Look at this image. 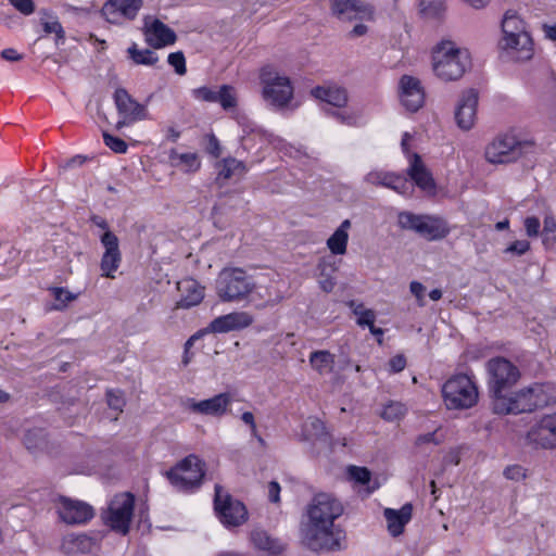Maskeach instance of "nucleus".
Listing matches in <instances>:
<instances>
[{"mask_svg": "<svg viewBox=\"0 0 556 556\" xmlns=\"http://www.w3.org/2000/svg\"><path fill=\"white\" fill-rule=\"evenodd\" d=\"M344 511L342 503L332 494L320 492L306 507V522L301 532L304 544L316 553L340 552L344 548L345 534L333 530L334 521Z\"/></svg>", "mask_w": 556, "mask_h": 556, "instance_id": "f257e3e1", "label": "nucleus"}, {"mask_svg": "<svg viewBox=\"0 0 556 556\" xmlns=\"http://www.w3.org/2000/svg\"><path fill=\"white\" fill-rule=\"evenodd\" d=\"M433 71L444 81L457 80L470 67L467 50L459 49L450 40H442L432 52Z\"/></svg>", "mask_w": 556, "mask_h": 556, "instance_id": "f03ea898", "label": "nucleus"}, {"mask_svg": "<svg viewBox=\"0 0 556 556\" xmlns=\"http://www.w3.org/2000/svg\"><path fill=\"white\" fill-rule=\"evenodd\" d=\"M485 371L492 406L508 394L521 377L519 368L504 356L490 358L485 364Z\"/></svg>", "mask_w": 556, "mask_h": 556, "instance_id": "7ed1b4c3", "label": "nucleus"}, {"mask_svg": "<svg viewBox=\"0 0 556 556\" xmlns=\"http://www.w3.org/2000/svg\"><path fill=\"white\" fill-rule=\"evenodd\" d=\"M503 39L500 45L504 50H514L518 59L529 60L533 55V40L527 30L526 22L511 10L506 11L502 20Z\"/></svg>", "mask_w": 556, "mask_h": 556, "instance_id": "20e7f679", "label": "nucleus"}, {"mask_svg": "<svg viewBox=\"0 0 556 556\" xmlns=\"http://www.w3.org/2000/svg\"><path fill=\"white\" fill-rule=\"evenodd\" d=\"M397 225L402 230L414 231L427 241L442 240L451 232L445 218L438 215L415 214L409 211L399 212Z\"/></svg>", "mask_w": 556, "mask_h": 556, "instance_id": "39448f33", "label": "nucleus"}, {"mask_svg": "<svg viewBox=\"0 0 556 556\" xmlns=\"http://www.w3.org/2000/svg\"><path fill=\"white\" fill-rule=\"evenodd\" d=\"M205 472V462L190 454L167 470L165 476L178 492L193 493L202 485Z\"/></svg>", "mask_w": 556, "mask_h": 556, "instance_id": "423d86ee", "label": "nucleus"}, {"mask_svg": "<svg viewBox=\"0 0 556 556\" xmlns=\"http://www.w3.org/2000/svg\"><path fill=\"white\" fill-rule=\"evenodd\" d=\"M442 395L447 409H467L477 404L479 392L468 375L457 374L445 381Z\"/></svg>", "mask_w": 556, "mask_h": 556, "instance_id": "0eeeda50", "label": "nucleus"}, {"mask_svg": "<svg viewBox=\"0 0 556 556\" xmlns=\"http://www.w3.org/2000/svg\"><path fill=\"white\" fill-rule=\"evenodd\" d=\"M255 288L254 280L242 268H224L216 280V292L223 302L245 299Z\"/></svg>", "mask_w": 556, "mask_h": 556, "instance_id": "6e6552de", "label": "nucleus"}, {"mask_svg": "<svg viewBox=\"0 0 556 556\" xmlns=\"http://www.w3.org/2000/svg\"><path fill=\"white\" fill-rule=\"evenodd\" d=\"M260 81L263 86L262 94L264 100L276 109L288 106L293 99V86L290 78L280 75L271 65L262 67Z\"/></svg>", "mask_w": 556, "mask_h": 556, "instance_id": "1a4fd4ad", "label": "nucleus"}, {"mask_svg": "<svg viewBox=\"0 0 556 556\" xmlns=\"http://www.w3.org/2000/svg\"><path fill=\"white\" fill-rule=\"evenodd\" d=\"M136 497L131 492L114 495L108 508L101 513V518L112 531L126 535L129 533L134 516Z\"/></svg>", "mask_w": 556, "mask_h": 556, "instance_id": "9d476101", "label": "nucleus"}, {"mask_svg": "<svg viewBox=\"0 0 556 556\" xmlns=\"http://www.w3.org/2000/svg\"><path fill=\"white\" fill-rule=\"evenodd\" d=\"M533 143L519 140L516 136L505 134L496 137L485 148V159L492 164H507L516 162L531 148Z\"/></svg>", "mask_w": 556, "mask_h": 556, "instance_id": "9b49d317", "label": "nucleus"}, {"mask_svg": "<svg viewBox=\"0 0 556 556\" xmlns=\"http://www.w3.org/2000/svg\"><path fill=\"white\" fill-rule=\"evenodd\" d=\"M213 504L217 518L226 528L240 527L248 520L247 506L228 492H224L220 484H215Z\"/></svg>", "mask_w": 556, "mask_h": 556, "instance_id": "f8f14e48", "label": "nucleus"}, {"mask_svg": "<svg viewBox=\"0 0 556 556\" xmlns=\"http://www.w3.org/2000/svg\"><path fill=\"white\" fill-rule=\"evenodd\" d=\"M142 4V0H105L98 12L108 23L123 26L137 17Z\"/></svg>", "mask_w": 556, "mask_h": 556, "instance_id": "ddd939ff", "label": "nucleus"}, {"mask_svg": "<svg viewBox=\"0 0 556 556\" xmlns=\"http://www.w3.org/2000/svg\"><path fill=\"white\" fill-rule=\"evenodd\" d=\"M58 515L66 525H85L96 515L94 508L87 502L59 496Z\"/></svg>", "mask_w": 556, "mask_h": 556, "instance_id": "4468645a", "label": "nucleus"}, {"mask_svg": "<svg viewBox=\"0 0 556 556\" xmlns=\"http://www.w3.org/2000/svg\"><path fill=\"white\" fill-rule=\"evenodd\" d=\"M147 45L153 49L172 46L177 40L176 33L161 20L147 15L141 28Z\"/></svg>", "mask_w": 556, "mask_h": 556, "instance_id": "2eb2a0df", "label": "nucleus"}, {"mask_svg": "<svg viewBox=\"0 0 556 556\" xmlns=\"http://www.w3.org/2000/svg\"><path fill=\"white\" fill-rule=\"evenodd\" d=\"M526 439L535 447L556 448V413L543 416L528 430Z\"/></svg>", "mask_w": 556, "mask_h": 556, "instance_id": "dca6fc26", "label": "nucleus"}, {"mask_svg": "<svg viewBox=\"0 0 556 556\" xmlns=\"http://www.w3.org/2000/svg\"><path fill=\"white\" fill-rule=\"evenodd\" d=\"M103 534L92 533H71L63 538L61 548L68 556L78 554H93L99 549Z\"/></svg>", "mask_w": 556, "mask_h": 556, "instance_id": "f3484780", "label": "nucleus"}, {"mask_svg": "<svg viewBox=\"0 0 556 556\" xmlns=\"http://www.w3.org/2000/svg\"><path fill=\"white\" fill-rule=\"evenodd\" d=\"M532 402L529 388L527 387L517 392L509 391L503 399L495 402V405L492 406V412L497 415L531 413L534 410Z\"/></svg>", "mask_w": 556, "mask_h": 556, "instance_id": "a211bd4d", "label": "nucleus"}, {"mask_svg": "<svg viewBox=\"0 0 556 556\" xmlns=\"http://www.w3.org/2000/svg\"><path fill=\"white\" fill-rule=\"evenodd\" d=\"M400 97L405 109L412 113L419 111L425 104V90L421 81L410 75L400 78Z\"/></svg>", "mask_w": 556, "mask_h": 556, "instance_id": "6ab92c4d", "label": "nucleus"}, {"mask_svg": "<svg viewBox=\"0 0 556 556\" xmlns=\"http://www.w3.org/2000/svg\"><path fill=\"white\" fill-rule=\"evenodd\" d=\"M231 402L232 397L230 393L223 392L202 401H195L194 399L189 397L186 401V405L192 413L204 416L222 417L226 414Z\"/></svg>", "mask_w": 556, "mask_h": 556, "instance_id": "aec40b11", "label": "nucleus"}, {"mask_svg": "<svg viewBox=\"0 0 556 556\" xmlns=\"http://www.w3.org/2000/svg\"><path fill=\"white\" fill-rule=\"evenodd\" d=\"M100 242L105 249L100 263L102 276L114 278L113 273L118 269L122 262L118 238L114 232L105 231L100 236Z\"/></svg>", "mask_w": 556, "mask_h": 556, "instance_id": "412c9836", "label": "nucleus"}, {"mask_svg": "<svg viewBox=\"0 0 556 556\" xmlns=\"http://www.w3.org/2000/svg\"><path fill=\"white\" fill-rule=\"evenodd\" d=\"M479 93L470 88L464 91L455 109V122L463 130H470L476 121Z\"/></svg>", "mask_w": 556, "mask_h": 556, "instance_id": "4be33fe9", "label": "nucleus"}, {"mask_svg": "<svg viewBox=\"0 0 556 556\" xmlns=\"http://www.w3.org/2000/svg\"><path fill=\"white\" fill-rule=\"evenodd\" d=\"M113 101L119 116L128 117L130 121H144L149 116L147 106L139 103L123 87L115 89L113 93Z\"/></svg>", "mask_w": 556, "mask_h": 556, "instance_id": "5701e85b", "label": "nucleus"}, {"mask_svg": "<svg viewBox=\"0 0 556 556\" xmlns=\"http://www.w3.org/2000/svg\"><path fill=\"white\" fill-rule=\"evenodd\" d=\"M365 181L374 186H382L392 189L402 195H407L413 190V184L406 177L392 172H369L365 176Z\"/></svg>", "mask_w": 556, "mask_h": 556, "instance_id": "b1692460", "label": "nucleus"}, {"mask_svg": "<svg viewBox=\"0 0 556 556\" xmlns=\"http://www.w3.org/2000/svg\"><path fill=\"white\" fill-rule=\"evenodd\" d=\"M253 323V317L247 312H232L214 318L206 328L208 333H227L241 330Z\"/></svg>", "mask_w": 556, "mask_h": 556, "instance_id": "393cba45", "label": "nucleus"}, {"mask_svg": "<svg viewBox=\"0 0 556 556\" xmlns=\"http://www.w3.org/2000/svg\"><path fill=\"white\" fill-rule=\"evenodd\" d=\"M253 323V317L247 312H232L214 318L206 328L208 333H227L241 330Z\"/></svg>", "mask_w": 556, "mask_h": 556, "instance_id": "a878e982", "label": "nucleus"}, {"mask_svg": "<svg viewBox=\"0 0 556 556\" xmlns=\"http://www.w3.org/2000/svg\"><path fill=\"white\" fill-rule=\"evenodd\" d=\"M407 175L412 181L422 191L433 192L435 190V182L431 173L425 166L421 156L418 153H413L407 168Z\"/></svg>", "mask_w": 556, "mask_h": 556, "instance_id": "bb28decb", "label": "nucleus"}, {"mask_svg": "<svg viewBox=\"0 0 556 556\" xmlns=\"http://www.w3.org/2000/svg\"><path fill=\"white\" fill-rule=\"evenodd\" d=\"M250 540L253 546L263 552H267L269 556H279L286 551V543L273 535L264 529H254L250 533Z\"/></svg>", "mask_w": 556, "mask_h": 556, "instance_id": "cd10ccee", "label": "nucleus"}, {"mask_svg": "<svg viewBox=\"0 0 556 556\" xmlns=\"http://www.w3.org/2000/svg\"><path fill=\"white\" fill-rule=\"evenodd\" d=\"M331 12L341 20L363 18L366 14H372L368 5L357 0H331Z\"/></svg>", "mask_w": 556, "mask_h": 556, "instance_id": "c85d7f7f", "label": "nucleus"}, {"mask_svg": "<svg viewBox=\"0 0 556 556\" xmlns=\"http://www.w3.org/2000/svg\"><path fill=\"white\" fill-rule=\"evenodd\" d=\"M311 93L315 99L337 109L344 108L349 101L348 90L337 85L316 86L311 90Z\"/></svg>", "mask_w": 556, "mask_h": 556, "instance_id": "c756f323", "label": "nucleus"}, {"mask_svg": "<svg viewBox=\"0 0 556 556\" xmlns=\"http://www.w3.org/2000/svg\"><path fill=\"white\" fill-rule=\"evenodd\" d=\"M413 515V505L405 503L400 509L386 508L383 516L388 523V530L392 536H397L404 532L405 526L410 521Z\"/></svg>", "mask_w": 556, "mask_h": 556, "instance_id": "7c9ffc66", "label": "nucleus"}, {"mask_svg": "<svg viewBox=\"0 0 556 556\" xmlns=\"http://www.w3.org/2000/svg\"><path fill=\"white\" fill-rule=\"evenodd\" d=\"M528 388L533 401L532 407L534 410L556 403V386L554 383H533Z\"/></svg>", "mask_w": 556, "mask_h": 556, "instance_id": "2f4dec72", "label": "nucleus"}, {"mask_svg": "<svg viewBox=\"0 0 556 556\" xmlns=\"http://www.w3.org/2000/svg\"><path fill=\"white\" fill-rule=\"evenodd\" d=\"M168 159L172 166L187 174L197 173L201 168V160L195 152L178 153L176 149H172L168 152Z\"/></svg>", "mask_w": 556, "mask_h": 556, "instance_id": "473e14b6", "label": "nucleus"}, {"mask_svg": "<svg viewBox=\"0 0 556 556\" xmlns=\"http://www.w3.org/2000/svg\"><path fill=\"white\" fill-rule=\"evenodd\" d=\"M182 296L177 302L178 308H190L202 302L204 299V287L197 280L190 279L184 282Z\"/></svg>", "mask_w": 556, "mask_h": 556, "instance_id": "72a5a7b5", "label": "nucleus"}, {"mask_svg": "<svg viewBox=\"0 0 556 556\" xmlns=\"http://www.w3.org/2000/svg\"><path fill=\"white\" fill-rule=\"evenodd\" d=\"M309 364L319 375L330 374L334 368L336 356L327 350L313 351L309 354Z\"/></svg>", "mask_w": 556, "mask_h": 556, "instance_id": "f704fd0d", "label": "nucleus"}, {"mask_svg": "<svg viewBox=\"0 0 556 556\" xmlns=\"http://www.w3.org/2000/svg\"><path fill=\"white\" fill-rule=\"evenodd\" d=\"M127 53L129 59L137 65L152 66L159 61V56L155 52L150 49L140 50L136 42H132L128 47Z\"/></svg>", "mask_w": 556, "mask_h": 556, "instance_id": "c9c22d12", "label": "nucleus"}, {"mask_svg": "<svg viewBox=\"0 0 556 556\" xmlns=\"http://www.w3.org/2000/svg\"><path fill=\"white\" fill-rule=\"evenodd\" d=\"M217 169V180H227L232 177L236 170L240 169L241 172L245 170V165L243 162L238 161L235 157L228 156L218 161L215 165Z\"/></svg>", "mask_w": 556, "mask_h": 556, "instance_id": "e433bc0d", "label": "nucleus"}, {"mask_svg": "<svg viewBox=\"0 0 556 556\" xmlns=\"http://www.w3.org/2000/svg\"><path fill=\"white\" fill-rule=\"evenodd\" d=\"M420 13L427 18H441L445 12L444 0H420Z\"/></svg>", "mask_w": 556, "mask_h": 556, "instance_id": "4c0bfd02", "label": "nucleus"}, {"mask_svg": "<svg viewBox=\"0 0 556 556\" xmlns=\"http://www.w3.org/2000/svg\"><path fill=\"white\" fill-rule=\"evenodd\" d=\"M349 233L334 231L327 240V247L334 255H343L346 252Z\"/></svg>", "mask_w": 556, "mask_h": 556, "instance_id": "58836bf2", "label": "nucleus"}, {"mask_svg": "<svg viewBox=\"0 0 556 556\" xmlns=\"http://www.w3.org/2000/svg\"><path fill=\"white\" fill-rule=\"evenodd\" d=\"M406 413V407L400 402H390L384 405L381 417L387 421H395L401 419Z\"/></svg>", "mask_w": 556, "mask_h": 556, "instance_id": "ea45409f", "label": "nucleus"}, {"mask_svg": "<svg viewBox=\"0 0 556 556\" xmlns=\"http://www.w3.org/2000/svg\"><path fill=\"white\" fill-rule=\"evenodd\" d=\"M350 478L359 485H368L371 481V471L367 467L350 466L348 468Z\"/></svg>", "mask_w": 556, "mask_h": 556, "instance_id": "a19ab883", "label": "nucleus"}, {"mask_svg": "<svg viewBox=\"0 0 556 556\" xmlns=\"http://www.w3.org/2000/svg\"><path fill=\"white\" fill-rule=\"evenodd\" d=\"M231 91L232 87L223 85L216 92V102H218L224 110H230L237 105V100Z\"/></svg>", "mask_w": 556, "mask_h": 556, "instance_id": "79ce46f5", "label": "nucleus"}, {"mask_svg": "<svg viewBox=\"0 0 556 556\" xmlns=\"http://www.w3.org/2000/svg\"><path fill=\"white\" fill-rule=\"evenodd\" d=\"M204 151L214 159H218L222 154V147L218 138L213 134H206L202 141Z\"/></svg>", "mask_w": 556, "mask_h": 556, "instance_id": "37998d69", "label": "nucleus"}, {"mask_svg": "<svg viewBox=\"0 0 556 556\" xmlns=\"http://www.w3.org/2000/svg\"><path fill=\"white\" fill-rule=\"evenodd\" d=\"M105 396L106 403L111 409L123 412V407L126 404L123 391L109 389L106 390Z\"/></svg>", "mask_w": 556, "mask_h": 556, "instance_id": "c03bdc74", "label": "nucleus"}, {"mask_svg": "<svg viewBox=\"0 0 556 556\" xmlns=\"http://www.w3.org/2000/svg\"><path fill=\"white\" fill-rule=\"evenodd\" d=\"M53 298L61 302V304L56 305V309H63L67 303L77 299V294L72 293L63 287H53L50 289Z\"/></svg>", "mask_w": 556, "mask_h": 556, "instance_id": "a18cd8bd", "label": "nucleus"}, {"mask_svg": "<svg viewBox=\"0 0 556 556\" xmlns=\"http://www.w3.org/2000/svg\"><path fill=\"white\" fill-rule=\"evenodd\" d=\"M103 141L108 148H110L115 153H126L128 146L127 143L119 137H115L108 131H103Z\"/></svg>", "mask_w": 556, "mask_h": 556, "instance_id": "49530a36", "label": "nucleus"}, {"mask_svg": "<svg viewBox=\"0 0 556 556\" xmlns=\"http://www.w3.org/2000/svg\"><path fill=\"white\" fill-rule=\"evenodd\" d=\"M167 62L174 67L177 75H185L187 73L186 58L182 51L172 52L167 56Z\"/></svg>", "mask_w": 556, "mask_h": 556, "instance_id": "de8ad7c7", "label": "nucleus"}, {"mask_svg": "<svg viewBox=\"0 0 556 556\" xmlns=\"http://www.w3.org/2000/svg\"><path fill=\"white\" fill-rule=\"evenodd\" d=\"M324 112L327 116L333 117L338 122L344 125L352 126L356 123V116L352 113H348L345 111L336 110L332 108L324 109Z\"/></svg>", "mask_w": 556, "mask_h": 556, "instance_id": "09e8293b", "label": "nucleus"}, {"mask_svg": "<svg viewBox=\"0 0 556 556\" xmlns=\"http://www.w3.org/2000/svg\"><path fill=\"white\" fill-rule=\"evenodd\" d=\"M327 266H330V264H327L326 260H321L318 264V268L320 269V275L325 278L319 280V287L323 291L329 293L332 292L336 287V280L330 277L329 275H326Z\"/></svg>", "mask_w": 556, "mask_h": 556, "instance_id": "8fccbe9b", "label": "nucleus"}, {"mask_svg": "<svg viewBox=\"0 0 556 556\" xmlns=\"http://www.w3.org/2000/svg\"><path fill=\"white\" fill-rule=\"evenodd\" d=\"M43 31L46 34H55V43L64 42L65 40V31L61 23L55 20L53 22H42Z\"/></svg>", "mask_w": 556, "mask_h": 556, "instance_id": "3c124183", "label": "nucleus"}, {"mask_svg": "<svg viewBox=\"0 0 556 556\" xmlns=\"http://www.w3.org/2000/svg\"><path fill=\"white\" fill-rule=\"evenodd\" d=\"M530 248L531 244L528 240H516L506 247L504 253L522 256L530 250Z\"/></svg>", "mask_w": 556, "mask_h": 556, "instance_id": "603ef678", "label": "nucleus"}, {"mask_svg": "<svg viewBox=\"0 0 556 556\" xmlns=\"http://www.w3.org/2000/svg\"><path fill=\"white\" fill-rule=\"evenodd\" d=\"M503 475L506 479L513 481H521L527 478V470L518 464L507 466Z\"/></svg>", "mask_w": 556, "mask_h": 556, "instance_id": "864d4df0", "label": "nucleus"}, {"mask_svg": "<svg viewBox=\"0 0 556 556\" xmlns=\"http://www.w3.org/2000/svg\"><path fill=\"white\" fill-rule=\"evenodd\" d=\"M216 90H213L210 87L203 86L199 87L197 89L192 90L193 97L198 100L204 101V102H216Z\"/></svg>", "mask_w": 556, "mask_h": 556, "instance_id": "5fc2aeb1", "label": "nucleus"}, {"mask_svg": "<svg viewBox=\"0 0 556 556\" xmlns=\"http://www.w3.org/2000/svg\"><path fill=\"white\" fill-rule=\"evenodd\" d=\"M525 230L528 237H538L540 233L541 223L536 216H528L523 220Z\"/></svg>", "mask_w": 556, "mask_h": 556, "instance_id": "6e6d98bb", "label": "nucleus"}, {"mask_svg": "<svg viewBox=\"0 0 556 556\" xmlns=\"http://www.w3.org/2000/svg\"><path fill=\"white\" fill-rule=\"evenodd\" d=\"M406 357L403 354H396L392 356L388 362L389 372L397 374L405 369L406 367Z\"/></svg>", "mask_w": 556, "mask_h": 556, "instance_id": "4d7b16f0", "label": "nucleus"}, {"mask_svg": "<svg viewBox=\"0 0 556 556\" xmlns=\"http://www.w3.org/2000/svg\"><path fill=\"white\" fill-rule=\"evenodd\" d=\"M18 12L24 15H30L35 11V3L33 0H8Z\"/></svg>", "mask_w": 556, "mask_h": 556, "instance_id": "13d9d810", "label": "nucleus"}, {"mask_svg": "<svg viewBox=\"0 0 556 556\" xmlns=\"http://www.w3.org/2000/svg\"><path fill=\"white\" fill-rule=\"evenodd\" d=\"M280 484L273 480L268 483V500L270 503L278 504L280 503Z\"/></svg>", "mask_w": 556, "mask_h": 556, "instance_id": "bf43d9fd", "label": "nucleus"}, {"mask_svg": "<svg viewBox=\"0 0 556 556\" xmlns=\"http://www.w3.org/2000/svg\"><path fill=\"white\" fill-rule=\"evenodd\" d=\"M543 232L552 235V242L556 241V219L552 215H546L543 222Z\"/></svg>", "mask_w": 556, "mask_h": 556, "instance_id": "052dcab7", "label": "nucleus"}, {"mask_svg": "<svg viewBox=\"0 0 556 556\" xmlns=\"http://www.w3.org/2000/svg\"><path fill=\"white\" fill-rule=\"evenodd\" d=\"M376 320V315L372 309H366V312H362V314L357 317V325L361 327H369Z\"/></svg>", "mask_w": 556, "mask_h": 556, "instance_id": "680f3d73", "label": "nucleus"}, {"mask_svg": "<svg viewBox=\"0 0 556 556\" xmlns=\"http://www.w3.org/2000/svg\"><path fill=\"white\" fill-rule=\"evenodd\" d=\"M0 55L3 60L9 62H18L24 59V55L22 53H18L17 50L14 48L3 49Z\"/></svg>", "mask_w": 556, "mask_h": 556, "instance_id": "e2e57ef3", "label": "nucleus"}, {"mask_svg": "<svg viewBox=\"0 0 556 556\" xmlns=\"http://www.w3.org/2000/svg\"><path fill=\"white\" fill-rule=\"evenodd\" d=\"M208 334L206 328H202L198 330L195 333H193L186 342H185V354L187 355L189 353L190 348L194 344V342L204 336Z\"/></svg>", "mask_w": 556, "mask_h": 556, "instance_id": "0e129e2a", "label": "nucleus"}, {"mask_svg": "<svg viewBox=\"0 0 556 556\" xmlns=\"http://www.w3.org/2000/svg\"><path fill=\"white\" fill-rule=\"evenodd\" d=\"M416 445H422L428 443H433L435 445L440 444V441L435 438V431L428 432L425 434H420L416 438Z\"/></svg>", "mask_w": 556, "mask_h": 556, "instance_id": "69168bd1", "label": "nucleus"}, {"mask_svg": "<svg viewBox=\"0 0 556 556\" xmlns=\"http://www.w3.org/2000/svg\"><path fill=\"white\" fill-rule=\"evenodd\" d=\"M36 431H27L24 437V444L27 450H35L39 446L38 441L35 439Z\"/></svg>", "mask_w": 556, "mask_h": 556, "instance_id": "338daca9", "label": "nucleus"}, {"mask_svg": "<svg viewBox=\"0 0 556 556\" xmlns=\"http://www.w3.org/2000/svg\"><path fill=\"white\" fill-rule=\"evenodd\" d=\"M88 160L87 156L77 154L73 157H71L64 165V168H74L79 167L85 164V162Z\"/></svg>", "mask_w": 556, "mask_h": 556, "instance_id": "774afa93", "label": "nucleus"}]
</instances>
